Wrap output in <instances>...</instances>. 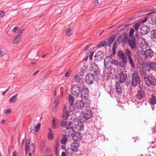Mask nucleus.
<instances>
[{
  "label": "nucleus",
  "mask_w": 156,
  "mask_h": 156,
  "mask_svg": "<svg viewBox=\"0 0 156 156\" xmlns=\"http://www.w3.org/2000/svg\"><path fill=\"white\" fill-rule=\"evenodd\" d=\"M117 41L120 43L123 41L122 37L121 36H119L118 37Z\"/></svg>",
  "instance_id": "603ef678"
},
{
  "label": "nucleus",
  "mask_w": 156,
  "mask_h": 156,
  "mask_svg": "<svg viewBox=\"0 0 156 156\" xmlns=\"http://www.w3.org/2000/svg\"><path fill=\"white\" fill-rule=\"evenodd\" d=\"M109 76L111 78H115L116 77V74L115 71L114 69H111L109 72Z\"/></svg>",
  "instance_id": "bb28decb"
},
{
  "label": "nucleus",
  "mask_w": 156,
  "mask_h": 156,
  "mask_svg": "<svg viewBox=\"0 0 156 156\" xmlns=\"http://www.w3.org/2000/svg\"><path fill=\"white\" fill-rule=\"evenodd\" d=\"M59 102V98H56L53 104V110H54V109H55L57 107Z\"/></svg>",
  "instance_id": "c85d7f7f"
},
{
  "label": "nucleus",
  "mask_w": 156,
  "mask_h": 156,
  "mask_svg": "<svg viewBox=\"0 0 156 156\" xmlns=\"http://www.w3.org/2000/svg\"><path fill=\"white\" fill-rule=\"evenodd\" d=\"M69 109L71 112H73L76 110V109L75 108L74 104L73 105V104H70V105L69 107Z\"/></svg>",
  "instance_id": "79ce46f5"
},
{
  "label": "nucleus",
  "mask_w": 156,
  "mask_h": 156,
  "mask_svg": "<svg viewBox=\"0 0 156 156\" xmlns=\"http://www.w3.org/2000/svg\"><path fill=\"white\" fill-rule=\"evenodd\" d=\"M144 54L147 57H151L153 55V52L151 49L146 50L144 51Z\"/></svg>",
  "instance_id": "5701e85b"
},
{
  "label": "nucleus",
  "mask_w": 156,
  "mask_h": 156,
  "mask_svg": "<svg viewBox=\"0 0 156 156\" xmlns=\"http://www.w3.org/2000/svg\"><path fill=\"white\" fill-rule=\"evenodd\" d=\"M114 41V37L112 36L110 37L108 40L107 42V45L110 46L111 44Z\"/></svg>",
  "instance_id": "a878e982"
},
{
  "label": "nucleus",
  "mask_w": 156,
  "mask_h": 156,
  "mask_svg": "<svg viewBox=\"0 0 156 156\" xmlns=\"http://www.w3.org/2000/svg\"><path fill=\"white\" fill-rule=\"evenodd\" d=\"M134 33V30L133 28H131L130 31L129 33V38H133V37H135L133 35V34Z\"/></svg>",
  "instance_id": "c9c22d12"
},
{
  "label": "nucleus",
  "mask_w": 156,
  "mask_h": 156,
  "mask_svg": "<svg viewBox=\"0 0 156 156\" xmlns=\"http://www.w3.org/2000/svg\"><path fill=\"white\" fill-rule=\"evenodd\" d=\"M126 53L128 57L131 56V52L129 49H126Z\"/></svg>",
  "instance_id": "49530a36"
},
{
  "label": "nucleus",
  "mask_w": 156,
  "mask_h": 156,
  "mask_svg": "<svg viewBox=\"0 0 156 156\" xmlns=\"http://www.w3.org/2000/svg\"><path fill=\"white\" fill-rule=\"evenodd\" d=\"M51 149L49 147H47L46 148L45 152L47 153H49L50 152Z\"/></svg>",
  "instance_id": "e2e57ef3"
},
{
  "label": "nucleus",
  "mask_w": 156,
  "mask_h": 156,
  "mask_svg": "<svg viewBox=\"0 0 156 156\" xmlns=\"http://www.w3.org/2000/svg\"><path fill=\"white\" fill-rule=\"evenodd\" d=\"M85 112L83 114V117L85 119L87 120L92 116V111L88 108L85 109Z\"/></svg>",
  "instance_id": "9b49d317"
},
{
  "label": "nucleus",
  "mask_w": 156,
  "mask_h": 156,
  "mask_svg": "<svg viewBox=\"0 0 156 156\" xmlns=\"http://www.w3.org/2000/svg\"><path fill=\"white\" fill-rule=\"evenodd\" d=\"M116 43H114L113 46V49H116Z\"/></svg>",
  "instance_id": "0e129e2a"
},
{
  "label": "nucleus",
  "mask_w": 156,
  "mask_h": 156,
  "mask_svg": "<svg viewBox=\"0 0 156 156\" xmlns=\"http://www.w3.org/2000/svg\"><path fill=\"white\" fill-rule=\"evenodd\" d=\"M69 102L70 104H73L74 102V99L73 97L71 95H69Z\"/></svg>",
  "instance_id": "ea45409f"
},
{
  "label": "nucleus",
  "mask_w": 156,
  "mask_h": 156,
  "mask_svg": "<svg viewBox=\"0 0 156 156\" xmlns=\"http://www.w3.org/2000/svg\"><path fill=\"white\" fill-rule=\"evenodd\" d=\"M79 147V144L77 142H73L71 145V149L74 152H77Z\"/></svg>",
  "instance_id": "2eb2a0df"
},
{
  "label": "nucleus",
  "mask_w": 156,
  "mask_h": 156,
  "mask_svg": "<svg viewBox=\"0 0 156 156\" xmlns=\"http://www.w3.org/2000/svg\"><path fill=\"white\" fill-rule=\"evenodd\" d=\"M148 18L147 17H146L142 20L140 21L141 23H144L147 20H148Z\"/></svg>",
  "instance_id": "4d7b16f0"
},
{
  "label": "nucleus",
  "mask_w": 156,
  "mask_h": 156,
  "mask_svg": "<svg viewBox=\"0 0 156 156\" xmlns=\"http://www.w3.org/2000/svg\"><path fill=\"white\" fill-rule=\"evenodd\" d=\"M49 131L50 133L48 134V138L50 140H52L53 138V134L52 132V131L51 129H49Z\"/></svg>",
  "instance_id": "4c0bfd02"
},
{
  "label": "nucleus",
  "mask_w": 156,
  "mask_h": 156,
  "mask_svg": "<svg viewBox=\"0 0 156 156\" xmlns=\"http://www.w3.org/2000/svg\"><path fill=\"white\" fill-rule=\"evenodd\" d=\"M75 81L77 82H79L81 78L78 75H76L74 76Z\"/></svg>",
  "instance_id": "a19ab883"
},
{
  "label": "nucleus",
  "mask_w": 156,
  "mask_h": 156,
  "mask_svg": "<svg viewBox=\"0 0 156 156\" xmlns=\"http://www.w3.org/2000/svg\"><path fill=\"white\" fill-rule=\"evenodd\" d=\"M61 123L63 127H65L68 129H71L74 126L73 125H72V123L70 122L62 121Z\"/></svg>",
  "instance_id": "ddd939ff"
},
{
  "label": "nucleus",
  "mask_w": 156,
  "mask_h": 156,
  "mask_svg": "<svg viewBox=\"0 0 156 156\" xmlns=\"http://www.w3.org/2000/svg\"><path fill=\"white\" fill-rule=\"evenodd\" d=\"M140 23H135L133 25V27L136 31L138 32V30L140 27Z\"/></svg>",
  "instance_id": "58836bf2"
},
{
  "label": "nucleus",
  "mask_w": 156,
  "mask_h": 156,
  "mask_svg": "<svg viewBox=\"0 0 156 156\" xmlns=\"http://www.w3.org/2000/svg\"><path fill=\"white\" fill-rule=\"evenodd\" d=\"M91 69L93 72L96 73H99V69L97 65L95 63L93 62L91 65Z\"/></svg>",
  "instance_id": "a211bd4d"
},
{
  "label": "nucleus",
  "mask_w": 156,
  "mask_h": 156,
  "mask_svg": "<svg viewBox=\"0 0 156 156\" xmlns=\"http://www.w3.org/2000/svg\"><path fill=\"white\" fill-rule=\"evenodd\" d=\"M148 20L150 23L151 24H156V16L154 15H152L148 18Z\"/></svg>",
  "instance_id": "4be33fe9"
},
{
  "label": "nucleus",
  "mask_w": 156,
  "mask_h": 156,
  "mask_svg": "<svg viewBox=\"0 0 156 156\" xmlns=\"http://www.w3.org/2000/svg\"><path fill=\"white\" fill-rule=\"evenodd\" d=\"M121 83L119 82H117L116 83V89L117 88H122V84Z\"/></svg>",
  "instance_id": "a18cd8bd"
},
{
  "label": "nucleus",
  "mask_w": 156,
  "mask_h": 156,
  "mask_svg": "<svg viewBox=\"0 0 156 156\" xmlns=\"http://www.w3.org/2000/svg\"><path fill=\"white\" fill-rule=\"evenodd\" d=\"M118 55L119 58L122 59L123 63L122 65H121V67H124L126 66V65L127 62V60L125 54L122 51H120L118 53Z\"/></svg>",
  "instance_id": "39448f33"
},
{
  "label": "nucleus",
  "mask_w": 156,
  "mask_h": 156,
  "mask_svg": "<svg viewBox=\"0 0 156 156\" xmlns=\"http://www.w3.org/2000/svg\"><path fill=\"white\" fill-rule=\"evenodd\" d=\"M84 70H83V69H81L79 72L80 75L81 76H83V73H84Z\"/></svg>",
  "instance_id": "6e6d98bb"
},
{
  "label": "nucleus",
  "mask_w": 156,
  "mask_h": 156,
  "mask_svg": "<svg viewBox=\"0 0 156 156\" xmlns=\"http://www.w3.org/2000/svg\"><path fill=\"white\" fill-rule=\"evenodd\" d=\"M94 52H91L89 55L90 59V60H92V58L93 56Z\"/></svg>",
  "instance_id": "680f3d73"
},
{
  "label": "nucleus",
  "mask_w": 156,
  "mask_h": 156,
  "mask_svg": "<svg viewBox=\"0 0 156 156\" xmlns=\"http://www.w3.org/2000/svg\"><path fill=\"white\" fill-rule=\"evenodd\" d=\"M104 55L102 52L99 51L97 52L95 56V57L96 60L98 62L101 60L103 57Z\"/></svg>",
  "instance_id": "f3484780"
},
{
  "label": "nucleus",
  "mask_w": 156,
  "mask_h": 156,
  "mask_svg": "<svg viewBox=\"0 0 156 156\" xmlns=\"http://www.w3.org/2000/svg\"><path fill=\"white\" fill-rule=\"evenodd\" d=\"M74 104L75 108L76 109V110H82L85 105L84 103L82 100H78L76 101Z\"/></svg>",
  "instance_id": "0eeeda50"
},
{
  "label": "nucleus",
  "mask_w": 156,
  "mask_h": 156,
  "mask_svg": "<svg viewBox=\"0 0 156 156\" xmlns=\"http://www.w3.org/2000/svg\"><path fill=\"white\" fill-rule=\"evenodd\" d=\"M25 153L27 154L28 153V151H29L30 152L29 153V156H32L31 153H33L34 152L35 150V144L33 143H32L30 145V140L29 139L26 140L25 143Z\"/></svg>",
  "instance_id": "7ed1b4c3"
},
{
  "label": "nucleus",
  "mask_w": 156,
  "mask_h": 156,
  "mask_svg": "<svg viewBox=\"0 0 156 156\" xmlns=\"http://www.w3.org/2000/svg\"><path fill=\"white\" fill-rule=\"evenodd\" d=\"M116 91L117 93L119 94H120L122 93V88H117L116 89Z\"/></svg>",
  "instance_id": "3c124183"
},
{
  "label": "nucleus",
  "mask_w": 156,
  "mask_h": 156,
  "mask_svg": "<svg viewBox=\"0 0 156 156\" xmlns=\"http://www.w3.org/2000/svg\"><path fill=\"white\" fill-rule=\"evenodd\" d=\"M128 43L131 49H133L135 48L136 46L135 37L129 38L128 41Z\"/></svg>",
  "instance_id": "f8f14e48"
},
{
  "label": "nucleus",
  "mask_w": 156,
  "mask_h": 156,
  "mask_svg": "<svg viewBox=\"0 0 156 156\" xmlns=\"http://www.w3.org/2000/svg\"><path fill=\"white\" fill-rule=\"evenodd\" d=\"M67 137L66 135H64L61 140V142L62 144H66L67 141Z\"/></svg>",
  "instance_id": "2f4dec72"
},
{
  "label": "nucleus",
  "mask_w": 156,
  "mask_h": 156,
  "mask_svg": "<svg viewBox=\"0 0 156 156\" xmlns=\"http://www.w3.org/2000/svg\"><path fill=\"white\" fill-rule=\"evenodd\" d=\"M140 73L142 78L144 79V80L146 79V78H147L148 76H149L147 73V71L144 69H140Z\"/></svg>",
  "instance_id": "412c9836"
},
{
  "label": "nucleus",
  "mask_w": 156,
  "mask_h": 156,
  "mask_svg": "<svg viewBox=\"0 0 156 156\" xmlns=\"http://www.w3.org/2000/svg\"><path fill=\"white\" fill-rule=\"evenodd\" d=\"M24 31V29H20L17 33V34L16 35L21 37V35L22 34L23 32Z\"/></svg>",
  "instance_id": "37998d69"
},
{
  "label": "nucleus",
  "mask_w": 156,
  "mask_h": 156,
  "mask_svg": "<svg viewBox=\"0 0 156 156\" xmlns=\"http://www.w3.org/2000/svg\"><path fill=\"white\" fill-rule=\"evenodd\" d=\"M66 105H64V108H63V112L66 111Z\"/></svg>",
  "instance_id": "69168bd1"
},
{
  "label": "nucleus",
  "mask_w": 156,
  "mask_h": 156,
  "mask_svg": "<svg viewBox=\"0 0 156 156\" xmlns=\"http://www.w3.org/2000/svg\"><path fill=\"white\" fill-rule=\"evenodd\" d=\"M131 83L134 87H136L140 82V78L138 75V72L133 71L131 74Z\"/></svg>",
  "instance_id": "f03ea898"
},
{
  "label": "nucleus",
  "mask_w": 156,
  "mask_h": 156,
  "mask_svg": "<svg viewBox=\"0 0 156 156\" xmlns=\"http://www.w3.org/2000/svg\"><path fill=\"white\" fill-rule=\"evenodd\" d=\"M151 35L152 38L156 39V30L151 31Z\"/></svg>",
  "instance_id": "473e14b6"
},
{
  "label": "nucleus",
  "mask_w": 156,
  "mask_h": 156,
  "mask_svg": "<svg viewBox=\"0 0 156 156\" xmlns=\"http://www.w3.org/2000/svg\"><path fill=\"white\" fill-rule=\"evenodd\" d=\"M66 34L67 35L69 36L72 34V30L71 28H68L66 31Z\"/></svg>",
  "instance_id": "e433bc0d"
},
{
  "label": "nucleus",
  "mask_w": 156,
  "mask_h": 156,
  "mask_svg": "<svg viewBox=\"0 0 156 156\" xmlns=\"http://www.w3.org/2000/svg\"><path fill=\"white\" fill-rule=\"evenodd\" d=\"M89 94V90L85 87H83L80 92V97L81 98L83 99H87L88 97Z\"/></svg>",
  "instance_id": "6e6552de"
},
{
  "label": "nucleus",
  "mask_w": 156,
  "mask_h": 156,
  "mask_svg": "<svg viewBox=\"0 0 156 156\" xmlns=\"http://www.w3.org/2000/svg\"><path fill=\"white\" fill-rule=\"evenodd\" d=\"M73 138L74 141L77 142L78 141H80L81 140L82 137L80 133H76L73 136Z\"/></svg>",
  "instance_id": "dca6fc26"
},
{
  "label": "nucleus",
  "mask_w": 156,
  "mask_h": 156,
  "mask_svg": "<svg viewBox=\"0 0 156 156\" xmlns=\"http://www.w3.org/2000/svg\"><path fill=\"white\" fill-rule=\"evenodd\" d=\"M113 64L118 65L119 62L115 60L112 59L111 56L107 57L104 60V66L106 68L109 69L112 66Z\"/></svg>",
  "instance_id": "f257e3e1"
},
{
  "label": "nucleus",
  "mask_w": 156,
  "mask_h": 156,
  "mask_svg": "<svg viewBox=\"0 0 156 156\" xmlns=\"http://www.w3.org/2000/svg\"><path fill=\"white\" fill-rule=\"evenodd\" d=\"M79 121L78 120L74 121L72 123V125H74L75 127H77L79 126Z\"/></svg>",
  "instance_id": "de8ad7c7"
},
{
  "label": "nucleus",
  "mask_w": 156,
  "mask_h": 156,
  "mask_svg": "<svg viewBox=\"0 0 156 156\" xmlns=\"http://www.w3.org/2000/svg\"><path fill=\"white\" fill-rule=\"evenodd\" d=\"M119 75L120 82L124 83L125 82L127 77L125 73L121 71Z\"/></svg>",
  "instance_id": "6ab92c4d"
},
{
  "label": "nucleus",
  "mask_w": 156,
  "mask_h": 156,
  "mask_svg": "<svg viewBox=\"0 0 156 156\" xmlns=\"http://www.w3.org/2000/svg\"><path fill=\"white\" fill-rule=\"evenodd\" d=\"M41 123H38L37 125H35L34 124H33L30 128L31 132H38Z\"/></svg>",
  "instance_id": "aec40b11"
},
{
  "label": "nucleus",
  "mask_w": 156,
  "mask_h": 156,
  "mask_svg": "<svg viewBox=\"0 0 156 156\" xmlns=\"http://www.w3.org/2000/svg\"><path fill=\"white\" fill-rule=\"evenodd\" d=\"M69 116L68 112L67 111H66L64 112L62 115V117L64 119L66 120L67 119Z\"/></svg>",
  "instance_id": "7c9ffc66"
},
{
  "label": "nucleus",
  "mask_w": 156,
  "mask_h": 156,
  "mask_svg": "<svg viewBox=\"0 0 156 156\" xmlns=\"http://www.w3.org/2000/svg\"><path fill=\"white\" fill-rule=\"evenodd\" d=\"M71 73V71L70 70H68L65 74L64 76L66 77H68L69 76Z\"/></svg>",
  "instance_id": "09e8293b"
},
{
  "label": "nucleus",
  "mask_w": 156,
  "mask_h": 156,
  "mask_svg": "<svg viewBox=\"0 0 156 156\" xmlns=\"http://www.w3.org/2000/svg\"><path fill=\"white\" fill-rule=\"evenodd\" d=\"M151 68H154V69L156 70V63L155 62H152L150 64Z\"/></svg>",
  "instance_id": "8fccbe9b"
},
{
  "label": "nucleus",
  "mask_w": 156,
  "mask_h": 156,
  "mask_svg": "<svg viewBox=\"0 0 156 156\" xmlns=\"http://www.w3.org/2000/svg\"><path fill=\"white\" fill-rule=\"evenodd\" d=\"M18 95V94H16L11 97L9 100L10 102L12 103H14L16 102L17 100V98Z\"/></svg>",
  "instance_id": "b1692460"
},
{
  "label": "nucleus",
  "mask_w": 156,
  "mask_h": 156,
  "mask_svg": "<svg viewBox=\"0 0 156 156\" xmlns=\"http://www.w3.org/2000/svg\"><path fill=\"white\" fill-rule=\"evenodd\" d=\"M12 156H16V152L15 151H14L13 152Z\"/></svg>",
  "instance_id": "774afa93"
},
{
  "label": "nucleus",
  "mask_w": 156,
  "mask_h": 156,
  "mask_svg": "<svg viewBox=\"0 0 156 156\" xmlns=\"http://www.w3.org/2000/svg\"><path fill=\"white\" fill-rule=\"evenodd\" d=\"M5 15V13L3 11H0V17L4 16Z\"/></svg>",
  "instance_id": "052dcab7"
},
{
  "label": "nucleus",
  "mask_w": 156,
  "mask_h": 156,
  "mask_svg": "<svg viewBox=\"0 0 156 156\" xmlns=\"http://www.w3.org/2000/svg\"><path fill=\"white\" fill-rule=\"evenodd\" d=\"M21 37L18 36L16 35L13 41V44H16L18 43Z\"/></svg>",
  "instance_id": "c756f323"
},
{
  "label": "nucleus",
  "mask_w": 156,
  "mask_h": 156,
  "mask_svg": "<svg viewBox=\"0 0 156 156\" xmlns=\"http://www.w3.org/2000/svg\"><path fill=\"white\" fill-rule=\"evenodd\" d=\"M107 45V42L106 41H103L98 45V48L101 47H105Z\"/></svg>",
  "instance_id": "f704fd0d"
},
{
  "label": "nucleus",
  "mask_w": 156,
  "mask_h": 156,
  "mask_svg": "<svg viewBox=\"0 0 156 156\" xmlns=\"http://www.w3.org/2000/svg\"><path fill=\"white\" fill-rule=\"evenodd\" d=\"M94 80V77L92 73H87L86 76L85 80L89 84L92 83Z\"/></svg>",
  "instance_id": "1a4fd4ad"
},
{
  "label": "nucleus",
  "mask_w": 156,
  "mask_h": 156,
  "mask_svg": "<svg viewBox=\"0 0 156 156\" xmlns=\"http://www.w3.org/2000/svg\"><path fill=\"white\" fill-rule=\"evenodd\" d=\"M144 92L142 91H140L139 92H138L136 95V98L139 99H140L144 96Z\"/></svg>",
  "instance_id": "393cba45"
},
{
  "label": "nucleus",
  "mask_w": 156,
  "mask_h": 156,
  "mask_svg": "<svg viewBox=\"0 0 156 156\" xmlns=\"http://www.w3.org/2000/svg\"><path fill=\"white\" fill-rule=\"evenodd\" d=\"M128 61L131 65V66L133 68H134L135 67V65L133 63V59L132 58L131 56H129V57H128Z\"/></svg>",
  "instance_id": "cd10ccee"
},
{
  "label": "nucleus",
  "mask_w": 156,
  "mask_h": 156,
  "mask_svg": "<svg viewBox=\"0 0 156 156\" xmlns=\"http://www.w3.org/2000/svg\"><path fill=\"white\" fill-rule=\"evenodd\" d=\"M71 89L72 94L77 97L79 95L81 91L80 88L78 85H73Z\"/></svg>",
  "instance_id": "423d86ee"
},
{
  "label": "nucleus",
  "mask_w": 156,
  "mask_h": 156,
  "mask_svg": "<svg viewBox=\"0 0 156 156\" xmlns=\"http://www.w3.org/2000/svg\"><path fill=\"white\" fill-rule=\"evenodd\" d=\"M91 45V44H90L88 45L85 47L83 49V51H86L88 50L91 51L92 50V48H90Z\"/></svg>",
  "instance_id": "c03bdc74"
},
{
  "label": "nucleus",
  "mask_w": 156,
  "mask_h": 156,
  "mask_svg": "<svg viewBox=\"0 0 156 156\" xmlns=\"http://www.w3.org/2000/svg\"><path fill=\"white\" fill-rule=\"evenodd\" d=\"M5 54V53L1 49H0V57H2Z\"/></svg>",
  "instance_id": "864d4df0"
},
{
  "label": "nucleus",
  "mask_w": 156,
  "mask_h": 156,
  "mask_svg": "<svg viewBox=\"0 0 156 156\" xmlns=\"http://www.w3.org/2000/svg\"><path fill=\"white\" fill-rule=\"evenodd\" d=\"M11 112V109H8L5 111V113L6 114H7L10 113Z\"/></svg>",
  "instance_id": "bf43d9fd"
},
{
  "label": "nucleus",
  "mask_w": 156,
  "mask_h": 156,
  "mask_svg": "<svg viewBox=\"0 0 156 156\" xmlns=\"http://www.w3.org/2000/svg\"><path fill=\"white\" fill-rule=\"evenodd\" d=\"M60 123L59 120L55 119V117H53L52 121V128L55 129L57 128L59 126Z\"/></svg>",
  "instance_id": "4468645a"
},
{
  "label": "nucleus",
  "mask_w": 156,
  "mask_h": 156,
  "mask_svg": "<svg viewBox=\"0 0 156 156\" xmlns=\"http://www.w3.org/2000/svg\"><path fill=\"white\" fill-rule=\"evenodd\" d=\"M150 102L153 105H154L156 103V99L154 96H152L151 98Z\"/></svg>",
  "instance_id": "72a5a7b5"
},
{
  "label": "nucleus",
  "mask_w": 156,
  "mask_h": 156,
  "mask_svg": "<svg viewBox=\"0 0 156 156\" xmlns=\"http://www.w3.org/2000/svg\"><path fill=\"white\" fill-rule=\"evenodd\" d=\"M19 27H15L12 30L13 32H15L17 31L19 29Z\"/></svg>",
  "instance_id": "13d9d810"
},
{
  "label": "nucleus",
  "mask_w": 156,
  "mask_h": 156,
  "mask_svg": "<svg viewBox=\"0 0 156 156\" xmlns=\"http://www.w3.org/2000/svg\"><path fill=\"white\" fill-rule=\"evenodd\" d=\"M149 31V27L146 25H144L140 27V32L141 35L144 36L148 34Z\"/></svg>",
  "instance_id": "9d476101"
},
{
  "label": "nucleus",
  "mask_w": 156,
  "mask_h": 156,
  "mask_svg": "<svg viewBox=\"0 0 156 156\" xmlns=\"http://www.w3.org/2000/svg\"><path fill=\"white\" fill-rule=\"evenodd\" d=\"M146 84L148 87L156 85V79L153 76H149L144 80Z\"/></svg>",
  "instance_id": "20e7f679"
},
{
  "label": "nucleus",
  "mask_w": 156,
  "mask_h": 156,
  "mask_svg": "<svg viewBox=\"0 0 156 156\" xmlns=\"http://www.w3.org/2000/svg\"><path fill=\"white\" fill-rule=\"evenodd\" d=\"M61 156H66V153L65 152H62V153Z\"/></svg>",
  "instance_id": "338daca9"
},
{
  "label": "nucleus",
  "mask_w": 156,
  "mask_h": 156,
  "mask_svg": "<svg viewBox=\"0 0 156 156\" xmlns=\"http://www.w3.org/2000/svg\"><path fill=\"white\" fill-rule=\"evenodd\" d=\"M94 4L96 6H98L100 5V2L98 0H96L94 2Z\"/></svg>",
  "instance_id": "5fc2aeb1"
}]
</instances>
